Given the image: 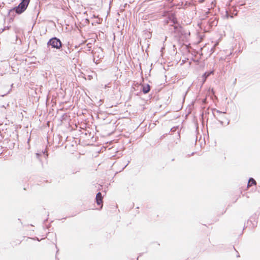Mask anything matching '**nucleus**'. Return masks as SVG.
<instances>
[{"label":"nucleus","instance_id":"f257e3e1","mask_svg":"<svg viewBox=\"0 0 260 260\" xmlns=\"http://www.w3.org/2000/svg\"><path fill=\"white\" fill-rule=\"evenodd\" d=\"M30 0H22L18 6L13 8V10L18 14L23 13L27 8Z\"/></svg>","mask_w":260,"mask_h":260},{"label":"nucleus","instance_id":"f03ea898","mask_svg":"<svg viewBox=\"0 0 260 260\" xmlns=\"http://www.w3.org/2000/svg\"><path fill=\"white\" fill-rule=\"evenodd\" d=\"M50 46L52 48L60 49L62 47V43L59 39L54 37L50 39L47 42V46L49 47Z\"/></svg>","mask_w":260,"mask_h":260},{"label":"nucleus","instance_id":"7ed1b4c3","mask_svg":"<svg viewBox=\"0 0 260 260\" xmlns=\"http://www.w3.org/2000/svg\"><path fill=\"white\" fill-rule=\"evenodd\" d=\"M93 55V60L96 63H98V61L102 59L104 55L102 49L100 47L95 49L92 52Z\"/></svg>","mask_w":260,"mask_h":260},{"label":"nucleus","instance_id":"20e7f679","mask_svg":"<svg viewBox=\"0 0 260 260\" xmlns=\"http://www.w3.org/2000/svg\"><path fill=\"white\" fill-rule=\"evenodd\" d=\"M214 117L221 123H223L222 120L225 118L224 112H222L218 110L214 109L213 111Z\"/></svg>","mask_w":260,"mask_h":260},{"label":"nucleus","instance_id":"39448f33","mask_svg":"<svg viewBox=\"0 0 260 260\" xmlns=\"http://www.w3.org/2000/svg\"><path fill=\"white\" fill-rule=\"evenodd\" d=\"M257 226V222L253 218H250L244 225V228H254Z\"/></svg>","mask_w":260,"mask_h":260},{"label":"nucleus","instance_id":"423d86ee","mask_svg":"<svg viewBox=\"0 0 260 260\" xmlns=\"http://www.w3.org/2000/svg\"><path fill=\"white\" fill-rule=\"evenodd\" d=\"M217 23L218 21L216 17H212L208 21V23L210 27L216 26L217 25Z\"/></svg>","mask_w":260,"mask_h":260},{"label":"nucleus","instance_id":"0eeeda50","mask_svg":"<svg viewBox=\"0 0 260 260\" xmlns=\"http://www.w3.org/2000/svg\"><path fill=\"white\" fill-rule=\"evenodd\" d=\"M96 204L99 205L102 204L103 203V197L102 196V193L100 192H99L96 195Z\"/></svg>","mask_w":260,"mask_h":260},{"label":"nucleus","instance_id":"6e6552de","mask_svg":"<svg viewBox=\"0 0 260 260\" xmlns=\"http://www.w3.org/2000/svg\"><path fill=\"white\" fill-rule=\"evenodd\" d=\"M150 90V86L149 85L147 84L142 86V91L144 93H147Z\"/></svg>","mask_w":260,"mask_h":260},{"label":"nucleus","instance_id":"1a4fd4ad","mask_svg":"<svg viewBox=\"0 0 260 260\" xmlns=\"http://www.w3.org/2000/svg\"><path fill=\"white\" fill-rule=\"evenodd\" d=\"M256 181L253 178H250L248 180V183H247V187H249L252 185H256Z\"/></svg>","mask_w":260,"mask_h":260},{"label":"nucleus","instance_id":"9d476101","mask_svg":"<svg viewBox=\"0 0 260 260\" xmlns=\"http://www.w3.org/2000/svg\"><path fill=\"white\" fill-rule=\"evenodd\" d=\"M213 74V71H211L209 72H206L203 76V78L205 80L208 77H209L211 74Z\"/></svg>","mask_w":260,"mask_h":260},{"label":"nucleus","instance_id":"9b49d317","mask_svg":"<svg viewBox=\"0 0 260 260\" xmlns=\"http://www.w3.org/2000/svg\"><path fill=\"white\" fill-rule=\"evenodd\" d=\"M176 21H177V20H176V19H174V18L173 19V23L175 24Z\"/></svg>","mask_w":260,"mask_h":260},{"label":"nucleus","instance_id":"f8f14e48","mask_svg":"<svg viewBox=\"0 0 260 260\" xmlns=\"http://www.w3.org/2000/svg\"><path fill=\"white\" fill-rule=\"evenodd\" d=\"M36 155H37V157L38 158L40 156V154L37 153H36Z\"/></svg>","mask_w":260,"mask_h":260},{"label":"nucleus","instance_id":"ddd939ff","mask_svg":"<svg viewBox=\"0 0 260 260\" xmlns=\"http://www.w3.org/2000/svg\"><path fill=\"white\" fill-rule=\"evenodd\" d=\"M226 16H227V17H229V15H228V12H226Z\"/></svg>","mask_w":260,"mask_h":260}]
</instances>
